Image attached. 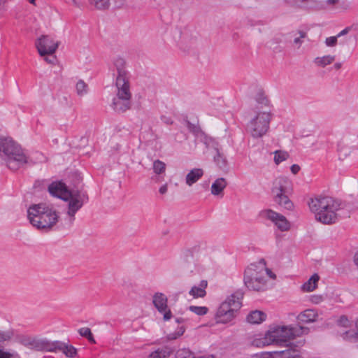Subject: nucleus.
Returning <instances> with one entry per match:
<instances>
[{
  "instance_id": "1",
  "label": "nucleus",
  "mask_w": 358,
  "mask_h": 358,
  "mask_svg": "<svg viewBox=\"0 0 358 358\" xmlns=\"http://www.w3.org/2000/svg\"><path fill=\"white\" fill-rule=\"evenodd\" d=\"M308 328L301 326L271 324L264 334L257 335L252 340L254 346L262 348L273 344L282 345L291 339L307 334Z\"/></svg>"
},
{
  "instance_id": "2",
  "label": "nucleus",
  "mask_w": 358,
  "mask_h": 358,
  "mask_svg": "<svg viewBox=\"0 0 358 358\" xmlns=\"http://www.w3.org/2000/svg\"><path fill=\"white\" fill-rule=\"evenodd\" d=\"M50 194L67 201L66 215L72 222L75 215L88 201L87 192L80 190H69L62 182H53L48 187Z\"/></svg>"
},
{
  "instance_id": "3",
  "label": "nucleus",
  "mask_w": 358,
  "mask_h": 358,
  "mask_svg": "<svg viewBox=\"0 0 358 358\" xmlns=\"http://www.w3.org/2000/svg\"><path fill=\"white\" fill-rule=\"evenodd\" d=\"M308 206L315 219L324 224L335 223L338 220V212L343 208L340 200L321 196L311 199Z\"/></svg>"
},
{
  "instance_id": "4",
  "label": "nucleus",
  "mask_w": 358,
  "mask_h": 358,
  "mask_svg": "<svg viewBox=\"0 0 358 358\" xmlns=\"http://www.w3.org/2000/svg\"><path fill=\"white\" fill-rule=\"evenodd\" d=\"M276 275L266 266L264 260L250 264L244 272L245 287L252 291L263 292L268 288V279L275 280Z\"/></svg>"
},
{
  "instance_id": "5",
  "label": "nucleus",
  "mask_w": 358,
  "mask_h": 358,
  "mask_svg": "<svg viewBox=\"0 0 358 358\" xmlns=\"http://www.w3.org/2000/svg\"><path fill=\"white\" fill-rule=\"evenodd\" d=\"M0 157L7 166L16 171L27 164L32 163L21 146L10 137L0 136Z\"/></svg>"
},
{
  "instance_id": "6",
  "label": "nucleus",
  "mask_w": 358,
  "mask_h": 358,
  "mask_svg": "<svg viewBox=\"0 0 358 358\" xmlns=\"http://www.w3.org/2000/svg\"><path fill=\"white\" fill-rule=\"evenodd\" d=\"M27 217L33 227L43 231L51 229L59 219L54 207L45 203L31 206L27 210Z\"/></svg>"
},
{
  "instance_id": "7",
  "label": "nucleus",
  "mask_w": 358,
  "mask_h": 358,
  "mask_svg": "<svg viewBox=\"0 0 358 358\" xmlns=\"http://www.w3.org/2000/svg\"><path fill=\"white\" fill-rule=\"evenodd\" d=\"M23 343L29 348L37 351L62 352L68 358H76L78 355V350L75 347L59 341H50L47 339L29 338L24 340Z\"/></svg>"
},
{
  "instance_id": "8",
  "label": "nucleus",
  "mask_w": 358,
  "mask_h": 358,
  "mask_svg": "<svg viewBox=\"0 0 358 358\" xmlns=\"http://www.w3.org/2000/svg\"><path fill=\"white\" fill-rule=\"evenodd\" d=\"M271 117V111L252 110L246 126L248 133L254 138L263 137L269 129Z\"/></svg>"
},
{
  "instance_id": "9",
  "label": "nucleus",
  "mask_w": 358,
  "mask_h": 358,
  "mask_svg": "<svg viewBox=\"0 0 358 358\" xmlns=\"http://www.w3.org/2000/svg\"><path fill=\"white\" fill-rule=\"evenodd\" d=\"M243 294L239 292L229 296L219 306L215 319L217 323L227 324L233 320L241 307Z\"/></svg>"
},
{
  "instance_id": "10",
  "label": "nucleus",
  "mask_w": 358,
  "mask_h": 358,
  "mask_svg": "<svg viewBox=\"0 0 358 358\" xmlns=\"http://www.w3.org/2000/svg\"><path fill=\"white\" fill-rule=\"evenodd\" d=\"M117 94L113 98L111 107L117 113H124L131 108V93L129 85H116Z\"/></svg>"
},
{
  "instance_id": "11",
  "label": "nucleus",
  "mask_w": 358,
  "mask_h": 358,
  "mask_svg": "<svg viewBox=\"0 0 358 358\" xmlns=\"http://www.w3.org/2000/svg\"><path fill=\"white\" fill-rule=\"evenodd\" d=\"M259 216L263 219L270 220L282 232L288 231L291 229V223L285 216L271 209L260 211Z\"/></svg>"
},
{
  "instance_id": "12",
  "label": "nucleus",
  "mask_w": 358,
  "mask_h": 358,
  "mask_svg": "<svg viewBox=\"0 0 358 358\" xmlns=\"http://www.w3.org/2000/svg\"><path fill=\"white\" fill-rule=\"evenodd\" d=\"M36 48L41 56L55 54L59 45V41L50 35H43L36 41Z\"/></svg>"
},
{
  "instance_id": "13",
  "label": "nucleus",
  "mask_w": 358,
  "mask_h": 358,
  "mask_svg": "<svg viewBox=\"0 0 358 358\" xmlns=\"http://www.w3.org/2000/svg\"><path fill=\"white\" fill-rule=\"evenodd\" d=\"M152 303L157 310L163 315V318L165 321L171 319L173 315L168 307V299L164 294L156 292L152 296Z\"/></svg>"
},
{
  "instance_id": "14",
  "label": "nucleus",
  "mask_w": 358,
  "mask_h": 358,
  "mask_svg": "<svg viewBox=\"0 0 358 358\" xmlns=\"http://www.w3.org/2000/svg\"><path fill=\"white\" fill-rule=\"evenodd\" d=\"M114 75L116 74V85H129L126 62L124 59L117 57L113 62Z\"/></svg>"
},
{
  "instance_id": "15",
  "label": "nucleus",
  "mask_w": 358,
  "mask_h": 358,
  "mask_svg": "<svg viewBox=\"0 0 358 358\" xmlns=\"http://www.w3.org/2000/svg\"><path fill=\"white\" fill-rule=\"evenodd\" d=\"M293 190L292 182L285 177L277 178L272 188L273 196L277 194H292Z\"/></svg>"
},
{
  "instance_id": "16",
  "label": "nucleus",
  "mask_w": 358,
  "mask_h": 358,
  "mask_svg": "<svg viewBox=\"0 0 358 358\" xmlns=\"http://www.w3.org/2000/svg\"><path fill=\"white\" fill-rule=\"evenodd\" d=\"M255 100L257 105L252 110L271 111L270 101L263 92L258 93L255 97Z\"/></svg>"
},
{
  "instance_id": "17",
  "label": "nucleus",
  "mask_w": 358,
  "mask_h": 358,
  "mask_svg": "<svg viewBox=\"0 0 358 358\" xmlns=\"http://www.w3.org/2000/svg\"><path fill=\"white\" fill-rule=\"evenodd\" d=\"M208 286L206 280H201L199 285H194L189 291V294L194 299L203 298L206 295V289Z\"/></svg>"
},
{
  "instance_id": "18",
  "label": "nucleus",
  "mask_w": 358,
  "mask_h": 358,
  "mask_svg": "<svg viewBox=\"0 0 358 358\" xmlns=\"http://www.w3.org/2000/svg\"><path fill=\"white\" fill-rule=\"evenodd\" d=\"M318 317L317 312L314 309H307L300 313L296 319L300 322L303 323H311L317 320Z\"/></svg>"
},
{
  "instance_id": "19",
  "label": "nucleus",
  "mask_w": 358,
  "mask_h": 358,
  "mask_svg": "<svg viewBox=\"0 0 358 358\" xmlns=\"http://www.w3.org/2000/svg\"><path fill=\"white\" fill-rule=\"evenodd\" d=\"M227 186V180L224 178L216 179L210 187L211 194L214 196H223V191Z\"/></svg>"
},
{
  "instance_id": "20",
  "label": "nucleus",
  "mask_w": 358,
  "mask_h": 358,
  "mask_svg": "<svg viewBox=\"0 0 358 358\" xmlns=\"http://www.w3.org/2000/svg\"><path fill=\"white\" fill-rule=\"evenodd\" d=\"M174 349L170 346H163L157 348L156 350L152 352L148 358H168L173 352Z\"/></svg>"
},
{
  "instance_id": "21",
  "label": "nucleus",
  "mask_w": 358,
  "mask_h": 358,
  "mask_svg": "<svg viewBox=\"0 0 358 358\" xmlns=\"http://www.w3.org/2000/svg\"><path fill=\"white\" fill-rule=\"evenodd\" d=\"M273 358H301V356L298 350L290 348L285 350L273 352Z\"/></svg>"
},
{
  "instance_id": "22",
  "label": "nucleus",
  "mask_w": 358,
  "mask_h": 358,
  "mask_svg": "<svg viewBox=\"0 0 358 358\" xmlns=\"http://www.w3.org/2000/svg\"><path fill=\"white\" fill-rule=\"evenodd\" d=\"M203 175V171L201 169H194L191 170L186 176L185 181L188 186H192Z\"/></svg>"
},
{
  "instance_id": "23",
  "label": "nucleus",
  "mask_w": 358,
  "mask_h": 358,
  "mask_svg": "<svg viewBox=\"0 0 358 358\" xmlns=\"http://www.w3.org/2000/svg\"><path fill=\"white\" fill-rule=\"evenodd\" d=\"M290 194H284L281 195L277 194L274 196V201L281 207L287 209L292 210L294 207L292 202L289 199V195Z\"/></svg>"
},
{
  "instance_id": "24",
  "label": "nucleus",
  "mask_w": 358,
  "mask_h": 358,
  "mask_svg": "<svg viewBox=\"0 0 358 358\" xmlns=\"http://www.w3.org/2000/svg\"><path fill=\"white\" fill-rule=\"evenodd\" d=\"M266 315L259 310L252 311L247 317V321L250 324H260L266 320Z\"/></svg>"
},
{
  "instance_id": "25",
  "label": "nucleus",
  "mask_w": 358,
  "mask_h": 358,
  "mask_svg": "<svg viewBox=\"0 0 358 358\" xmlns=\"http://www.w3.org/2000/svg\"><path fill=\"white\" fill-rule=\"evenodd\" d=\"M335 59V55H327L315 58L313 62L317 66L324 68L325 66L331 64Z\"/></svg>"
},
{
  "instance_id": "26",
  "label": "nucleus",
  "mask_w": 358,
  "mask_h": 358,
  "mask_svg": "<svg viewBox=\"0 0 358 358\" xmlns=\"http://www.w3.org/2000/svg\"><path fill=\"white\" fill-rule=\"evenodd\" d=\"M319 280V276L314 274L310 278L302 285V289L305 292H312L316 287Z\"/></svg>"
},
{
  "instance_id": "27",
  "label": "nucleus",
  "mask_w": 358,
  "mask_h": 358,
  "mask_svg": "<svg viewBox=\"0 0 358 358\" xmlns=\"http://www.w3.org/2000/svg\"><path fill=\"white\" fill-rule=\"evenodd\" d=\"M356 327L357 329V333H355L352 330H347L343 333H340L341 337L346 341H352L357 343L358 345V320L356 322Z\"/></svg>"
},
{
  "instance_id": "28",
  "label": "nucleus",
  "mask_w": 358,
  "mask_h": 358,
  "mask_svg": "<svg viewBox=\"0 0 358 358\" xmlns=\"http://www.w3.org/2000/svg\"><path fill=\"white\" fill-rule=\"evenodd\" d=\"M306 36L307 33L301 30H298L294 34L293 43L297 49L301 48Z\"/></svg>"
},
{
  "instance_id": "29",
  "label": "nucleus",
  "mask_w": 358,
  "mask_h": 358,
  "mask_svg": "<svg viewBox=\"0 0 358 358\" xmlns=\"http://www.w3.org/2000/svg\"><path fill=\"white\" fill-rule=\"evenodd\" d=\"M76 93L79 96L86 95L89 92L87 84L83 80H79L76 84Z\"/></svg>"
},
{
  "instance_id": "30",
  "label": "nucleus",
  "mask_w": 358,
  "mask_h": 358,
  "mask_svg": "<svg viewBox=\"0 0 358 358\" xmlns=\"http://www.w3.org/2000/svg\"><path fill=\"white\" fill-rule=\"evenodd\" d=\"M89 2L99 10H106L110 6V0H89Z\"/></svg>"
},
{
  "instance_id": "31",
  "label": "nucleus",
  "mask_w": 358,
  "mask_h": 358,
  "mask_svg": "<svg viewBox=\"0 0 358 358\" xmlns=\"http://www.w3.org/2000/svg\"><path fill=\"white\" fill-rule=\"evenodd\" d=\"M288 157L289 154L287 152L278 150L274 152V162L276 164L285 161Z\"/></svg>"
},
{
  "instance_id": "32",
  "label": "nucleus",
  "mask_w": 358,
  "mask_h": 358,
  "mask_svg": "<svg viewBox=\"0 0 358 358\" xmlns=\"http://www.w3.org/2000/svg\"><path fill=\"white\" fill-rule=\"evenodd\" d=\"M185 331L184 326H180L173 333H170L166 336V339L169 341L176 340L180 337Z\"/></svg>"
},
{
  "instance_id": "33",
  "label": "nucleus",
  "mask_w": 358,
  "mask_h": 358,
  "mask_svg": "<svg viewBox=\"0 0 358 358\" xmlns=\"http://www.w3.org/2000/svg\"><path fill=\"white\" fill-rule=\"evenodd\" d=\"M78 333L81 336L85 337L88 339V341L92 343H95V340L92 334V331L88 327H83L78 330Z\"/></svg>"
},
{
  "instance_id": "34",
  "label": "nucleus",
  "mask_w": 358,
  "mask_h": 358,
  "mask_svg": "<svg viewBox=\"0 0 358 358\" xmlns=\"http://www.w3.org/2000/svg\"><path fill=\"white\" fill-rule=\"evenodd\" d=\"M214 160L216 164L220 169H225L227 166V159L218 150L217 151V155L214 157Z\"/></svg>"
},
{
  "instance_id": "35",
  "label": "nucleus",
  "mask_w": 358,
  "mask_h": 358,
  "mask_svg": "<svg viewBox=\"0 0 358 358\" xmlns=\"http://www.w3.org/2000/svg\"><path fill=\"white\" fill-rule=\"evenodd\" d=\"M188 309L195 313L197 315L202 316L208 312V308L206 306H190Z\"/></svg>"
},
{
  "instance_id": "36",
  "label": "nucleus",
  "mask_w": 358,
  "mask_h": 358,
  "mask_svg": "<svg viewBox=\"0 0 358 358\" xmlns=\"http://www.w3.org/2000/svg\"><path fill=\"white\" fill-rule=\"evenodd\" d=\"M166 165L164 162L159 160H156L153 163V170L157 174H160L165 171Z\"/></svg>"
},
{
  "instance_id": "37",
  "label": "nucleus",
  "mask_w": 358,
  "mask_h": 358,
  "mask_svg": "<svg viewBox=\"0 0 358 358\" xmlns=\"http://www.w3.org/2000/svg\"><path fill=\"white\" fill-rule=\"evenodd\" d=\"M338 326L343 328H350L352 327L351 321L345 315H342L337 321Z\"/></svg>"
},
{
  "instance_id": "38",
  "label": "nucleus",
  "mask_w": 358,
  "mask_h": 358,
  "mask_svg": "<svg viewBox=\"0 0 358 358\" xmlns=\"http://www.w3.org/2000/svg\"><path fill=\"white\" fill-rule=\"evenodd\" d=\"M338 38L337 36L327 37L324 41V44L329 48L336 47L338 44Z\"/></svg>"
},
{
  "instance_id": "39",
  "label": "nucleus",
  "mask_w": 358,
  "mask_h": 358,
  "mask_svg": "<svg viewBox=\"0 0 358 358\" xmlns=\"http://www.w3.org/2000/svg\"><path fill=\"white\" fill-rule=\"evenodd\" d=\"M325 3L328 7L331 8H336L345 4L341 0H326Z\"/></svg>"
},
{
  "instance_id": "40",
  "label": "nucleus",
  "mask_w": 358,
  "mask_h": 358,
  "mask_svg": "<svg viewBox=\"0 0 358 358\" xmlns=\"http://www.w3.org/2000/svg\"><path fill=\"white\" fill-rule=\"evenodd\" d=\"M324 300L322 295L314 294L310 296V301L314 304H320Z\"/></svg>"
},
{
  "instance_id": "41",
  "label": "nucleus",
  "mask_w": 358,
  "mask_h": 358,
  "mask_svg": "<svg viewBox=\"0 0 358 358\" xmlns=\"http://www.w3.org/2000/svg\"><path fill=\"white\" fill-rule=\"evenodd\" d=\"M12 334L9 331H0V342L6 341L10 339Z\"/></svg>"
},
{
  "instance_id": "42",
  "label": "nucleus",
  "mask_w": 358,
  "mask_h": 358,
  "mask_svg": "<svg viewBox=\"0 0 358 358\" xmlns=\"http://www.w3.org/2000/svg\"><path fill=\"white\" fill-rule=\"evenodd\" d=\"M43 57H44L45 61L48 64H55L57 62V57L55 54L46 55Z\"/></svg>"
},
{
  "instance_id": "43",
  "label": "nucleus",
  "mask_w": 358,
  "mask_h": 358,
  "mask_svg": "<svg viewBox=\"0 0 358 358\" xmlns=\"http://www.w3.org/2000/svg\"><path fill=\"white\" fill-rule=\"evenodd\" d=\"M15 355L0 349V358H15Z\"/></svg>"
},
{
  "instance_id": "44",
  "label": "nucleus",
  "mask_w": 358,
  "mask_h": 358,
  "mask_svg": "<svg viewBox=\"0 0 358 358\" xmlns=\"http://www.w3.org/2000/svg\"><path fill=\"white\" fill-rule=\"evenodd\" d=\"M352 29V27H347L342 31H341L336 36L338 38H340L343 36L348 34Z\"/></svg>"
},
{
  "instance_id": "45",
  "label": "nucleus",
  "mask_w": 358,
  "mask_h": 358,
  "mask_svg": "<svg viewBox=\"0 0 358 358\" xmlns=\"http://www.w3.org/2000/svg\"><path fill=\"white\" fill-rule=\"evenodd\" d=\"M300 170V167L299 165H296V164H293L292 166H291V171L294 173V174H296Z\"/></svg>"
},
{
  "instance_id": "46",
  "label": "nucleus",
  "mask_w": 358,
  "mask_h": 358,
  "mask_svg": "<svg viewBox=\"0 0 358 358\" xmlns=\"http://www.w3.org/2000/svg\"><path fill=\"white\" fill-rule=\"evenodd\" d=\"M168 186L166 184L163 185L159 189V192L161 194H164L167 192Z\"/></svg>"
},
{
  "instance_id": "47",
  "label": "nucleus",
  "mask_w": 358,
  "mask_h": 358,
  "mask_svg": "<svg viewBox=\"0 0 358 358\" xmlns=\"http://www.w3.org/2000/svg\"><path fill=\"white\" fill-rule=\"evenodd\" d=\"M334 68H335L336 69H337V70H338V69H340L341 68V66H342V64H341V62H337V63L334 64Z\"/></svg>"
},
{
  "instance_id": "48",
  "label": "nucleus",
  "mask_w": 358,
  "mask_h": 358,
  "mask_svg": "<svg viewBox=\"0 0 358 358\" xmlns=\"http://www.w3.org/2000/svg\"><path fill=\"white\" fill-rule=\"evenodd\" d=\"M184 320L182 318H177L176 319V322L178 323H181V322H183Z\"/></svg>"
},
{
  "instance_id": "49",
  "label": "nucleus",
  "mask_w": 358,
  "mask_h": 358,
  "mask_svg": "<svg viewBox=\"0 0 358 358\" xmlns=\"http://www.w3.org/2000/svg\"><path fill=\"white\" fill-rule=\"evenodd\" d=\"M28 1H29V2L30 3L34 4V5L35 4V1H36V0H28Z\"/></svg>"
},
{
  "instance_id": "50",
  "label": "nucleus",
  "mask_w": 358,
  "mask_h": 358,
  "mask_svg": "<svg viewBox=\"0 0 358 358\" xmlns=\"http://www.w3.org/2000/svg\"><path fill=\"white\" fill-rule=\"evenodd\" d=\"M73 1V3L75 5V6H77L78 5V3L76 0H72Z\"/></svg>"
},
{
  "instance_id": "51",
  "label": "nucleus",
  "mask_w": 358,
  "mask_h": 358,
  "mask_svg": "<svg viewBox=\"0 0 358 358\" xmlns=\"http://www.w3.org/2000/svg\"><path fill=\"white\" fill-rule=\"evenodd\" d=\"M15 358H18L17 356L16 355Z\"/></svg>"
},
{
  "instance_id": "52",
  "label": "nucleus",
  "mask_w": 358,
  "mask_h": 358,
  "mask_svg": "<svg viewBox=\"0 0 358 358\" xmlns=\"http://www.w3.org/2000/svg\"><path fill=\"white\" fill-rule=\"evenodd\" d=\"M357 348H358V345H357Z\"/></svg>"
}]
</instances>
